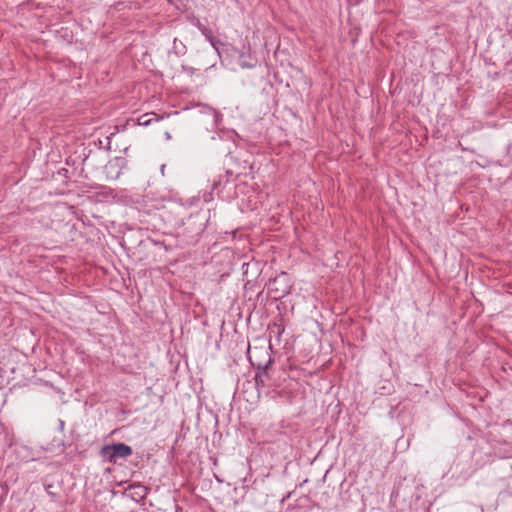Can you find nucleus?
I'll list each match as a JSON object with an SVG mask.
<instances>
[{
    "mask_svg": "<svg viewBox=\"0 0 512 512\" xmlns=\"http://www.w3.org/2000/svg\"><path fill=\"white\" fill-rule=\"evenodd\" d=\"M209 221L203 212H196L187 217L178 228L177 238L182 247L196 245Z\"/></svg>",
    "mask_w": 512,
    "mask_h": 512,
    "instance_id": "1",
    "label": "nucleus"
},
{
    "mask_svg": "<svg viewBox=\"0 0 512 512\" xmlns=\"http://www.w3.org/2000/svg\"><path fill=\"white\" fill-rule=\"evenodd\" d=\"M272 345L269 344L268 347H255L254 354L256 357L263 356L264 361H255L252 363V366L257 369V372L254 376L255 387L260 392L261 388L266 387V380L269 378L268 369L271 367L274 362L272 358Z\"/></svg>",
    "mask_w": 512,
    "mask_h": 512,
    "instance_id": "2",
    "label": "nucleus"
},
{
    "mask_svg": "<svg viewBox=\"0 0 512 512\" xmlns=\"http://www.w3.org/2000/svg\"><path fill=\"white\" fill-rule=\"evenodd\" d=\"M132 453L131 446L122 442L104 445L99 452L104 461L112 464H116L118 459L128 458Z\"/></svg>",
    "mask_w": 512,
    "mask_h": 512,
    "instance_id": "3",
    "label": "nucleus"
},
{
    "mask_svg": "<svg viewBox=\"0 0 512 512\" xmlns=\"http://www.w3.org/2000/svg\"><path fill=\"white\" fill-rule=\"evenodd\" d=\"M292 284L286 272H281L268 283V295L274 300H280L290 293Z\"/></svg>",
    "mask_w": 512,
    "mask_h": 512,
    "instance_id": "4",
    "label": "nucleus"
},
{
    "mask_svg": "<svg viewBox=\"0 0 512 512\" xmlns=\"http://www.w3.org/2000/svg\"><path fill=\"white\" fill-rule=\"evenodd\" d=\"M148 488L141 484H132L124 492L121 493V498L124 502H140L146 498Z\"/></svg>",
    "mask_w": 512,
    "mask_h": 512,
    "instance_id": "5",
    "label": "nucleus"
},
{
    "mask_svg": "<svg viewBox=\"0 0 512 512\" xmlns=\"http://www.w3.org/2000/svg\"><path fill=\"white\" fill-rule=\"evenodd\" d=\"M165 117H169V114L158 115L155 112L145 113L138 117L137 123L140 126H149L154 122H159Z\"/></svg>",
    "mask_w": 512,
    "mask_h": 512,
    "instance_id": "6",
    "label": "nucleus"
},
{
    "mask_svg": "<svg viewBox=\"0 0 512 512\" xmlns=\"http://www.w3.org/2000/svg\"><path fill=\"white\" fill-rule=\"evenodd\" d=\"M284 331L285 325L283 324L282 318H280L279 322H274L270 327V333H273L278 341L280 340V337Z\"/></svg>",
    "mask_w": 512,
    "mask_h": 512,
    "instance_id": "7",
    "label": "nucleus"
},
{
    "mask_svg": "<svg viewBox=\"0 0 512 512\" xmlns=\"http://www.w3.org/2000/svg\"><path fill=\"white\" fill-rule=\"evenodd\" d=\"M229 182V179H223L222 175H219L218 179H214L212 182L211 190L212 192H215L218 197H220L221 194V187H224Z\"/></svg>",
    "mask_w": 512,
    "mask_h": 512,
    "instance_id": "8",
    "label": "nucleus"
},
{
    "mask_svg": "<svg viewBox=\"0 0 512 512\" xmlns=\"http://www.w3.org/2000/svg\"><path fill=\"white\" fill-rule=\"evenodd\" d=\"M187 52L186 46L182 43V41H179L178 39H174L173 41V47H172V53H174L177 57L185 55Z\"/></svg>",
    "mask_w": 512,
    "mask_h": 512,
    "instance_id": "9",
    "label": "nucleus"
},
{
    "mask_svg": "<svg viewBox=\"0 0 512 512\" xmlns=\"http://www.w3.org/2000/svg\"><path fill=\"white\" fill-rule=\"evenodd\" d=\"M182 71L192 76L195 73V68L188 65H182Z\"/></svg>",
    "mask_w": 512,
    "mask_h": 512,
    "instance_id": "10",
    "label": "nucleus"
},
{
    "mask_svg": "<svg viewBox=\"0 0 512 512\" xmlns=\"http://www.w3.org/2000/svg\"><path fill=\"white\" fill-rule=\"evenodd\" d=\"M248 357H249V361L251 364L255 361H264V359H265L263 356L256 357L254 353H253V355H249Z\"/></svg>",
    "mask_w": 512,
    "mask_h": 512,
    "instance_id": "11",
    "label": "nucleus"
},
{
    "mask_svg": "<svg viewBox=\"0 0 512 512\" xmlns=\"http://www.w3.org/2000/svg\"><path fill=\"white\" fill-rule=\"evenodd\" d=\"M349 5H358L362 0H347Z\"/></svg>",
    "mask_w": 512,
    "mask_h": 512,
    "instance_id": "12",
    "label": "nucleus"
},
{
    "mask_svg": "<svg viewBox=\"0 0 512 512\" xmlns=\"http://www.w3.org/2000/svg\"><path fill=\"white\" fill-rule=\"evenodd\" d=\"M233 174V172L231 170H226L225 172V178L228 179L229 176H231Z\"/></svg>",
    "mask_w": 512,
    "mask_h": 512,
    "instance_id": "13",
    "label": "nucleus"
},
{
    "mask_svg": "<svg viewBox=\"0 0 512 512\" xmlns=\"http://www.w3.org/2000/svg\"><path fill=\"white\" fill-rule=\"evenodd\" d=\"M241 67H252V65H248L247 62H242Z\"/></svg>",
    "mask_w": 512,
    "mask_h": 512,
    "instance_id": "14",
    "label": "nucleus"
},
{
    "mask_svg": "<svg viewBox=\"0 0 512 512\" xmlns=\"http://www.w3.org/2000/svg\"><path fill=\"white\" fill-rule=\"evenodd\" d=\"M291 494H292V492H289V493L286 495V497H284V498L282 499V502H284L286 499L290 498V497H291Z\"/></svg>",
    "mask_w": 512,
    "mask_h": 512,
    "instance_id": "15",
    "label": "nucleus"
},
{
    "mask_svg": "<svg viewBox=\"0 0 512 512\" xmlns=\"http://www.w3.org/2000/svg\"><path fill=\"white\" fill-rule=\"evenodd\" d=\"M142 512H146V511L143 510Z\"/></svg>",
    "mask_w": 512,
    "mask_h": 512,
    "instance_id": "16",
    "label": "nucleus"
}]
</instances>
